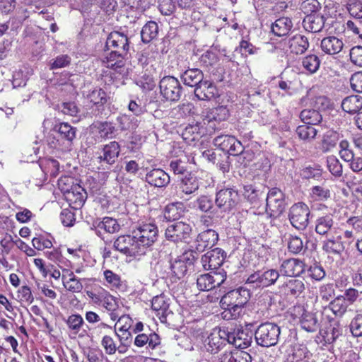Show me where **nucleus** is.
I'll return each mask as SVG.
<instances>
[{
  "label": "nucleus",
  "mask_w": 362,
  "mask_h": 362,
  "mask_svg": "<svg viewBox=\"0 0 362 362\" xmlns=\"http://www.w3.org/2000/svg\"><path fill=\"white\" fill-rule=\"evenodd\" d=\"M250 287L245 282L243 286L231 290L223 296L220 305L224 311L222 313L223 319L229 320L238 317L244 305L250 298Z\"/></svg>",
  "instance_id": "nucleus-1"
},
{
  "label": "nucleus",
  "mask_w": 362,
  "mask_h": 362,
  "mask_svg": "<svg viewBox=\"0 0 362 362\" xmlns=\"http://www.w3.org/2000/svg\"><path fill=\"white\" fill-rule=\"evenodd\" d=\"M280 334V327L276 324L264 322L258 326L254 335L257 345L270 347L278 343Z\"/></svg>",
  "instance_id": "nucleus-2"
},
{
  "label": "nucleus",
  "mask_w": 362,
  "mask_h": 362,
  "mask_svg": "<svg viewBox=\"0 0 362 362\" xmlns=\"http://www.w3.org/2000/svg\"><path fill=\"white\" fill-rule=\"evenodd\" d=\"M114 248L119 252L129 256L137 257L144 255V247H141L135 234L122 235L114 242Z\"/></svg>",
  "instance_id": "nucleus-3"
},
{
  "label": "nucleus",
  "mask_w": 362,
  "mask_h": 362,
  "mask_svg": "<svg viewBox=\"0 0 362 362\" xmlns=\"http://www.w3.org/2000/svg\"><path fill=\"white\" fill-rule=\"evenodd\" d=\"M279 276V271L274 269L257 271L247 277V285H249L251 289L268 287L274 285Z\"/></svg>",
  "instance_id": "nucleus-4"
},
{
  "label": "nucleus",
  "mask_w": 362,
  "mask_h": 362,
  "mask_svg": "<svg viewBox=\"0 0 362 362\" xmlns=\"http://www.w3.org/2000/svg\"><path fill=\"white\" fill-rule=\"evenodd\" d=\"M197 259L196 253L193 251H189L171 260L170 269L171 277L173 280L175 281L183 278L187 274V265H192Z\"/></svg>",
  "instance_id": "nucleus-5"
},
{
  "label": "nucleus",
  "mask_w": 362,
  "mask_h": 362,
  "mask_svg": "<svg viewBox=\"0 0 362 362\" xmlns=\"http://www.w3.org/2000/svg\"><path fill=\"white\" fill-rule=\"evenodd\" d=\"M226 272L223 269L211 271L201 274L197 279V286L199 291H208L221 286L226 280Z\"/></svg>",
  "instance_id": "nucleus-6"
},
{
  "label": "nucleus",
  "mask_w": 362,
  "mask_h": 362,
  "mask_svg": "<svg viewBox=\"0 0 362 362\" xmlns=\"http://www.w3.org/2000/svg\"><path fill=\"white\" fill-rule=\"evenodd\" d=\"M310 209L303 202L294 204L289 209L288 219L291 224L298 230H304L308 225Z\"/></svg>",
  "instance_id": "nucleus-7"
},
{
  "label": "nucleus",
  "mask_w": 362,
  "mask_h": 362,
  "mask_svg": "<svg viewBox=\"0 0 362 362\" xmlns=\"http://www.w3.org/2000/svg\"><path fill=\"white\" fill-rule=\"evenodd\" d=\"M119 331L124 332V337H121L115 330V333L119 338L120 344L119 345L114 341L112 337L110 335L105 334L103 336L101 340V346L104 349L105 353L107 355H113L117 351L119 354H124L127 351V346L125 342L128 340L130 333L128 332V328L125 326H122Z\"/></svg>",
  "instance_id": "nucleus-8"
},
{
  "label": "nucleus",
  "mask_w": 362,
  "mask_h": 362,
  "mask_svg": "<svg viewBox=\"0 0 362 362\" xmlns=\"http://www.w3.org/2000/svg\"><path fill=\"white\" fill-rule=\"evenodd\" d=\"M161 95L166 100L178 101L182 95V88L180 81L175 77L168 76L163 77L159 83Z\"/></svg>",
  "instance_id": "nucleus-9"
},
{
  "label": "nucleus",
  "mask_w": 362,
  "mask_h": 362,
  "mask_svg": "<svg viewBox=\"0 0 362 362\" xmlns=\"http://www.w3.org/2000/svg\"><path fill=\"white\" fill-rule=\"evenodd\" d=\"M199 187L197 177L192 173H187L179 180L173 196L180 199L188 200L191 194L197 192Z\"/></svg>",
  "instance_id": "nucleus-10"
},
{
  "label": "nucleus",
  "mask_w": 362,
  "mask_h": 362,
  "mask_svg": "<svg viewBox=\"0 0 362 362\" xmlns=\"http://www.w3.org/2000/svg\"><path fill=\"white\" fill-rule=\"evenodd\" d=\"M230 116L228 109L223 105L211 108L206 112L203 118L204 124L214 131L220 130L223 124L221 122L227 120Z\"/></svg>",
  "instance_id": "nucleus-11"
},
{
  "label": "nucleus",
  "mask_w": 362,
  "mask_h": 362,
  "mask_svg": "<svg viewBox=\"0 0 362 362\" xmlns=\"http://www.w3.org/2000/svg\"><path fill=\"white\" fill-rule=\"evenodd\" d=\"M191 226L183 221L170 223L165 231V238L173 243L186 242L192 233Z\"/></svg>",
  "instance_id": "nucleus-12"
},
{
  "label": "nucleus",
  "mask_w": 362,
  "mask_h": 362,
  "mask_svg": "<svg viewBox=\"0 0 362 362\" xmlns=\"http://www.w3.org/2000/svg\"><path fill=\"white\" fill-rule=\"evenodd\" d=\"M141 247H144V253L146 248L151 246L158 238V230L154 223H148L139 226L136 230H133Z\"/></svg>",
  "instance_id": "nucleus-13"
},
{
  "label": "nucleus",
  "mask_w": 362,
  "mask_h": 362,
  "mask_svg": "<svg viewBox=\"0 0 362 362\" xmlns=\"http://www.w3.org/2000/svg\"><path fill=\"white\" fill-rule=\"evenodd\" d=\"M283 192L278 188L271 189L267 197L266 211L270 216L278 217L285 209Z\"/></svg>",
  "instance_id": "nucleus-14"
},
{
  "label": "nucleus",
  "mask_w": 362,
  "mask_h": 362,
  "mask_svg": "<svg viewBox=\"0 0 362 362\" xmlns=\"http://www.w3.org/2000/svg\"><path fill=\"white\" fill-rule=\"evenodd\" d=\"M237 191L232 188L220 189L216 194L215 204L223 211H230L238 203Z\"/></svg>",
  "instance_id": "nucleus-15"
},
{
  "label": "nucleus",
  "mask_w": 362,
  "mask_h": 362,
  "mask_svg": "<svg viewBox=\"0 0 362 362\" xmlns=\"http://www.w3.org/2000/svg\"><path fill=\"white\" fill-rule=\"evenodd\" d=\"M226 257V252L222 249L216 247L202 255L201 262L206 270L218 271Z\"/></svg>",
  "instance_id": "nucleus-16"
},
{
  "label": "nucleus",
  "mask_w": 362,
  "mask_h": 362,
  "mask_svg": "<svg viewBox=\"0 0 362 362\" xmlns=\"http://www.w3.org/2000/svg\"><path fill=\"white\" fill-rule=\"evenodd\" d=\"M105 47L107 49H113V51L119 52L127 55L129 49V42L127 36L118 31L111 32L107 40Z\"/></svg>",
  "instance_id": "nucleus-17"
},
{
  "label": "nucleus",
  "mask_w": 362,
  "mask_h": 362,
  "mask_svg": "<svg viewBox=\"0 0 362 362\" xmlns=\"http://www.w3.org/2000/svg\"><path fill=\"white\" fill-rule=\"evenodd\" d=\"M226 340L229 344H233L235 348L244 349L249 347L252 342V333L247 330L238 329L233 332L226 333Z\"/></svg>",
  "instance_id": "nucleus-18"
},
{
  "label": "nucleus",
  "mask_w": 362,
  "mask_h": 362,
  "mask_svg": "<svg viewBox=\"0 0 362 362\" xmlns=\"http://www.w3.org/2000/svg\"><path fill=\"white\" fill-rule=\"evenodd\" d=\"M335 225L332 216L327 214L316 219L315 230L318 235L328 238L336 232Z\"/></svg>",
  "instance_id": "nucleus-19"
},
{
  "label": "nucleus",
  "mask_w": 362,
  "mask_h": 362,
  "mask_svg": "<svg viewBox=\"0 0 362 362\" xmlns=\"http://www.w3.org/2000/svg\"><path fill=\"white\" fill-rule=\"evenodd\" d=\"M305 270V264L298 259L291 258L283 261L280 266V272L286 276H296Z\"/></svg>",
  "instance_id": "nucleus-20"
},
{
  "label": "nucleus",
  "mask_w": 362,
  "mask_h": 362,
  "mask_svg": "<svg viewBox=\"0 0 362 362\" xmlns=\"http://www.w3.org/2000/svg\"><path fill=\"white\" fill-rule=\"evenodd\" d=\"M344 46L343 39L334 35L324 37L320 42L321 50L328 55L339 54L343 49Z\"/></svg>",
  "instance_id": "nucleus-21"
},
{
  "label": "nucleus",
  "mask_w": 362,
  "mask_h": 362,
  "mask_svg": "<svg viewBox=\"0 0 362 362\" xmlns=\"http://www.w3.org/2000/svg\"><path fill=\"white\" fill-rule=\"evenodd\" d=\"M218 95L216 86L209 81L202 80L194 88V95L200 100H210Z\"/></svg>",
  "instance_id": "nucleus-22"
},
{
  "label": "nucleus",
  "mask_w": 362,
  "mask_h": 362,
  "mask_svg": "<svg viewBox=\"0 0 362 362\" xmlns=\"http://www.w3.org/2000/svg\"><path fill=\"white\" fill-rule=\"evenodd\" d=\"M127 54L112 50L104 59L103 63L107 68L113 69L117 73L122 74L124 71L125 57Z\"/></svg>",
  "instance_id": "nucleus-23"
},
{
  "label": "nucleus",
  "mask_w": 362,
  "mask_h": 362,
  "mask_svg": "<svg viewBox=\"0 0 362 362\" xmlns=\"http://www.w3.org/2000/svg\"><path fill=\"white\" fill-rule=\"evenodd\" d=\"M218 240V235L215 230H206L198 235L196 239V250L198 252H203L205 249L213 247Z\"/></svg>",
  "instance_id": "nucleus-24"
},
{
  "label": "nucleus",
  "mask_w": 362,
  "mask_h": 362,
  "mask_svg": "<svg viewBox=\"0 0 362 362\" xmlns=\"http://www.w3.org/2000/svg\"><path fill=\"white\" fill-rule=\"evenodd\" d=\"M120 152V145L114 141L104 145L102 148V153L98 156L100 162H105L109 165L114 164Z\"/></svg>",
  "instance_id": "nucleus-25"
},
{
  "label": "nucleus",
  "mask_w": 362,
  "mask_h": 362,
  "mask_svg": "<svg viewBox=\"0 0 362 362\" xmlns=\"http://www.w3.org/2000/svg\"><path fill=\"white\" fill-rule=\"evenodd\" d=\"M146 181L151 186L163 187L170 182V175L160 168H154L146 175Z\"/></svg>",
  "instance_id": "nucleus-26"
},
{
  "label": "nucleus",
  "mask_w": 362,
  "mask_h": 362,
  "mask_svg": "<svg viewBox=\"0 0 362 362\" xmlns=\"http://www.w3.org/2000/svg\"><path fill=\"white\" fill-rule=\"evenodd\" d=\"M65 199L74 209H79L87 198L86 191L79 185H76L73 190L64 195Z\"/></svg>",
  "instance_id": "nucleus-27"
},
{
  "label": "nucleus",
  "mask_w": 362,
  "mask_h": 362,
  "mask_svg": "<svg viewBox=\"0 0 362 362\" xmlns=\"http://www.w3.org/2000/svg\"><path fill=\"white\" fill-rule=\"evenodd\" d=\"M146 344H148L150 349H155L160 344V338L156 332L151 330L148 334H139L134 339V345L143 347Z\"/></svg>",
  "instance_id": "nucleus-28"
},
{
  "label": "nucleus",
  "mask_w": 362,
  "mask_h": 362,
  "mask_svg": "<svg viewBox=\"0 0 362 362\" xmlns=\"http://www.w3.org/2000/svg\"><path fill=\"white\" fill-rule=\"evenodd\" d=\"M325 24V18L322 15H308L303 21V28L310 33L322 31Z\"/></svg>",
  "instance_id": "nucleus-29"
},
{
  "label": "nucleus",
  "mask_w": 362,
  "mask_h": 362,
  "mask_svg": "<svg viewBox=\"0 0 362 362\" xmlns=\"http://www.w3.org/2000/svg\"><path fill=\"white\" fill-rule=\"evenodd\" d=\"M288 46L291 52L302 54L308 49L309 42L305 36L297 34L289 39Z\"/></svg>",
  "instance_id": "nucleus-30"
},
{
  "label": "nucleus",
  "mask_w": 362,
  "mask_h": 362,
  "mask_svg": "<svg viewBox=\"0 0 362 362\" xmlns=\"http://www.w3.org/2000/svg\"><path fill=\"white\" fill-rule=\"evenodd\" d=\"M185 206L183 203L176 202L168 204L164 209V217L169 221H175L184 216Z\"/></svg>",
  "instance_id": "nucleus-31"
},
{
  "label": "nucleus",
  "mask_w": 362,
  "mask_h": 362,
  "mask_svg": "<svg viewBox=\"0 0 362 362\" xmlns=\"http://www.w3.org/2000/svg\"><path fill=\"white\" fill-rule=\"evenodd\" d=\"M204 78L202 71L199 69H189L181 75V79L184 84L195 88Z\"/></svg>",
  "instance_id": "nucleus-32"
},
{
  "label": "nucleus",
  "mask_w": 362,
  "mask_h": 362,
  "mask_svg": "<svg viewBox=\"0 0 362 362\" xmlns=\"http://www.w3.org/2000/svg\"><path fill=\"white\" fill-rule=\"evenodd\" d=\"M225 337L226 338V335H224L221 330L211 333L208 337L205 345L207 351L211 354L216 353L223 345Z\"/></svg>",
  "instance_id": "nucleus-33"
},
{
  "label": "nucleus",
  "mask_w": 362,
  "mask_h": 362,
  "mask_svg": "<svg viewBox=\"0 0 362 362\" xmlns=\"http://www.w3.org/2000/svg\"><path fill=\"white\" fill-rule=\"evenodd\" d=\"M293 28V23L289 18H279L272 24V32L278 37L286 36Z\"/></svg>",
  "instance_id": "nucleus-34"
},
{
  "label": "nucleus",
  "mask_w": 362,
  "mask_h": 362,
  "mask_svg": "<svg viewBox=\"0 0 362 362\" xmlns=\"http://www.w3.org/2000/svg\"><path fill=\"white\" fill-rule=\"evenodd\" d=\"M329 236L330 238L323 241L322 250L329 254H341L344 251V247L340 236H334L333 235Z\"/></svg>",
  "instance_id": "nucleus-35"
},
{
  "label": "nucleus",
  "mask_w": 362,
  "mask_h": 362,
  "mask_svg": "<svg viewBox=\"0 0 362 362\" xmlns=\"http://www.w3.org/2000/svg\"><path fill=\"white\" fill-rule=\"evenodd\" d=\"M311 354L303 344H296L293 346L291 353L287 357L288 362L308 361Z\"/></svg>",
  "instance_id": "nucleus-36"
},
{
  "label": "nucleus",
  "mask_w": 362,
  "mask_h": 362,
  "mask_svg": "<svg viewBox=\"0 0 362 362\" xmlns=\"http://www.w3.org/2000/svg\"><path fill=\"white\" fill-rule=\"evenodd\" d=\"M54 130L57 132L62 139L66 140L71 145L76 136V128L67 122H61L56 124Z\"/></svg>",
  "instance_id": "nucleus-37"
},
{
  "label": "nucleus",
  "mask_w": 362,
  "mask_h": 362,
  "mask_svg": "<svg viewBox=\"0 0 362 362\" xmlns=\"http://www.w3.org/2000/svg\"><path fill=\"white\" fill-rule=\"evenodd\" d=\"M340 135L335 131H328L322 137L320 150L322 153H328L334 148L339 141Z\"/></svg>",
  "instance_id": "nucleus-38"
},
{
  "label": "nucleus",
  "mask_w": 362,
  "mask_h": 362,
  "mask_svg": "<svg viewBox=\"0 0 362 362\" xmlns=\"http://www.w3.org/2000/svg\"><path fill=\"white\" fill-rule=\"evenodd\" d=\"M302 329L308 332H315L319 328V323L316 315L313 313L304 311L300 319Z\"/></svg>",
  "instance_id": "nucleus-39"
},
{
  "label": "nucleus",
  "mask_w": 362,
  "mask_h": 362,
  "mask_svg": "<svg viewBox=\"0 0 362 362\" xmlns=\"http://www.w3.org/2000/svg\"><path fill=\"white\" fill-rule=\"evenodd\" d=\"M282 288L287 296L297 297L304 291L305 284L300 279H292L284 284Z\"/></svg>",
  "instance_id": "nucleus-40"
},
{
  "label": "nucleus",
  "mask_w": 362,
  "mask_h": 362,
  "mask_svg": "<svg viewBox=\"0 0 362 362\" xmlns=\"http://www.w3.org/2000/svg\"><path fill=\"white\" fill-rule=\"evenodd\" d=\"M344 111L354 114L362 108V97L359 95H350L346 97L341 103Z\"/></svg>",
  "instance_id": "nucleus-41"
},
{
  "label": "nucleus",
  "mask_w": 362,
  "mask_h": 362,
  "mask_svg": "<svg viewBox=\"0 0 362 362\" xmlns=\"http://www.w3.org/2000/svg\"><path fill=\"white\" fill-rule=\"evenodd\" d=\"M299 117L303 123L311 126L317 125L322 120L321 113L314 107L312 109L303 110Z\"/></svg>",
  "instance_id": "nucleus-42"
},
{
  "label": "nucleus",
  "mask_w": 362,
  "mask_h": 362,
  "mask_svg": "<svg viewBox=\"0 0 362 362\" xmlns=\"http://www.w3.org/2000/svg\"><path fill=\"white\" fill-rule=\"evenodd\" d=\"M331 197V190L325 183L320 185H315L310 190V197L313 201L325 202Z\"/></svg>",
  "instance_id": "nucleus-43"
},
{
  "label": "nucleus",
  "mask_w": 362,
  "mask_h": 362,
  "mask_svg": "<svg viewBox=\"0 0 362 362\" xmlns=\"http://www.w3.org/2000/svg\"><path fill=\"white\" fill-rule=\"evenodd\" d=\"M158 34V25L155 21L147 22L141 31V40L148 43L156 39Z\"/></svg>",
  "instance_id": "nucleus-44"
},
{
  "label": "nucleus",
  "mask_w": 362,
  "mask_h": 362,
  "mask_svg": "<svg viewBox=\"0 0 362 362\" xmlns=\"http://www.w3.org/2000/svg\"><path fill=\"white\" fill-rule=\"evenodd\" d=\"M116 121L122 131L135 129L140 123V120L136 117L126 114L118 116Z\"/></svg>",
  "instance_id": "nucleus-45"
},
{
  "label": "nucleus",
  "mask_w": 362,
  "mask_h": 362,
  "mask_svg": "<svg viewBox=\"0 0 362 362\" xmlns=\"http://www.w3.org/2000/svg\"><path fill=\"white\" fill-rule=\"evenodd\" d=\"M328 308L336 316L341 317L346 312L348 304L345 297L339 296L329 303Z\"/></svg>",
  "instance_id": "nucleus-46"
},
{
  "label": "nucleus",
  "mask_w": 362,
  "mask_h": 362,
  "mask_svg": "<svg viewBox=\"0 0 362 362\" xmlns=\"http://www.w3.org/2000/svg\"><path fill=\"white\" fill-rule=\"evenodd\" d=\"M96 228L100 231L104 230L107 233H117L120 230V225L117 221L111 217H104L96 225Z\"/></svg>",
  "instance_id": "nucleus-47"
},
{
  "label": "nucleus",
  "mask_w": 362,
  "mask_h": 362,
  "mask_svg": "<svg viewBox=\"0 0 362 362\" xmlns=\"http://www.w3.org/2000/svg\"><path fill=\"white\" fill-rule=\"evenodd\" d=\"M188 159L187 158H180L173 159L169 164L170 170L175 175H185L188 173Z\"/></svg>",
  "instance_id": "nucleus-48"
},
{
  "label": "nucleus",
  "mask_w": 362,
  "mask_h": 362,
  "mask_svg": "<svg viewBox=\"0 0 362 362\" xmlns=\"http://www.w3.org/2000/svg\"><path fill=\"white\" fill-rule=\"evenodd\" d=\"M86 98L90 103L100 106L107 101L106 93L102 88H94L87 94Z\"/></svg>",
  "instance_id": "nucleus-49"
},
{
  "label": "nucleus",
  "mask_w": 362,
  "mask_h": 362,
  "mask_svg": "<svg viewBox=\"0 0 362 362\" xmlns=\"http://www.w3.org/2000/svg\"><path fill=\"white\" fill-rule=\"evenodd\" d=\"M302 65L309 73L314 74L320 68V60L315 54H308L303 59Z\"/></svg>",
  "instance_id": "nucleus-50"
},
{
  "label": "nucleus",
  "mask_w": 362,
  "mask_h": 362,
  "mask_svg": "<svg viewBox=\"0 0 362 362\" xmlns=\"http://www.w3.org/2000/svg\"><path fill=\"white\" fill-rule=\"evenodd\" d=\"M296 132L300 139L307 141L315 139L317 133V130L313 126L306 124L298 126Z\"/></svg>",
  "instance_id": "nucleus-51"
},
{
  "label": "nucleus",
  "mask_w": 362,
  "mask_h": 362,
  "mask_svg": "<svg viewBox=\"0 0 362 362\" xmlns=\"http://www.w3.org/2000/svg\"><path fill=\"white\" fill-rule=\"evenodd\" d=\"M66 324L72 334H77L84 324V320L81 315L73 314L68 317Z\"/></svg>",
  "instance_id": "nucleus-52"
},
{
  "label": "nucleus",
  "mask_w": 362,
  "mask_h": 362,
  "mask_svg": "<svg viewBox=\"0 0 362 362\" xmlns=\"http://www.w3.org/2000/svg\"><path fill=\"white\" fill-rule=\"evenodd\" d=\"M327 166L334 177H339L342 175V165L335 156H329L327 158Z\"/></svg>",
  "instance_id": "nucleus-53"
},
{
  "label": "nucleus",
  "mask_w": 362,
  "mask_h": 362,
  "mask_svg": "<svg viewBox=\"0 0 362 362\" xmlns=\"http://www.w3.org/2000/svg\"><path fill=\"white\" fill-rule=\"evenodd\" d=\"M64 286L66 288V289L73 293H78L81 292L83 289V285L81 281L76 279V276L73 272H71L69 274V279L67 281H64L65 276H62Z\"/></svg>",
  "instance_id": "nucleus-54"
},
{
  "label": "nucleus",
  "mask_w": 362,
  "mask_h": 362,
  "mask_svg": "<svg viewBox=\"0 0 362 362\" xmlns=\"http://www.w3.org/2000/svg\"><path fill=\"white\" fill-rule=\"evenodd\" d=\"M235 137L229 135H219L214 139L213 143L215 146L219 148L223 151H227L231 148V144Z\"/></svg>",
  "instance_id": "nucleus-55"
},
{
  "label": "nucleus",
  "mask_w": 362,
  "mask_h": 362,
  "mask_svg": "<svg viewBox=\"0 0 362 362\" xmlns=\"http://www.w3.org/2000/svg\"><path fill=\"white\" fill-rule=\"evenodd\" d=\"M300 175L304 179L319 180L322 176V169L320 166H308L302 170Z\"/></svg>",
  "instance_id": "nucleus-56"
},
{
  "label": "nucleus",
  "mask_w": 362,
  "mask_h": 362,
  "mask_svg": "<svg viewBox=\"0 0 362 362\" xmlns=\"http://www.w3.org/2000/svg\"><path fill=\"white\" fill-rule=\"evenodd\" d=\"M59 189L63 192L64 195L73 190L76 184H74V178L71 176H62L58 180Z\"/></svg>",
  "instance_id": "nucleus-57"
},
{
  "label": "nucleus",
  "mask_w": 362,
  "mask_h": 362,
  "mask_svg": "<svg viewBox=\"0 0 362 362\" xmlns=\"http://www.w3.org/2000/svg\"><path fill=\"white\" fill-rule=\"evenodd\" d=\"M97 129L100 136L104 139L112 138V134L115 132V126L108 122L98 124Z\"/></svg>",
  "instance_id": "nucleus-58"
},
{
  "label": "nucleus",
  "mask_w": 362,
  "mask_h": 362,
  "mask_svg": "<svg viewBox=\"0 0 362 362\" xmlns=\"http://www.w3.org/2000/svg\"><path fill=\"white\" fill-rule=\"evenodd\" d=\"M173 112L179 118H184L194 113V106L192 103H182L174 108Z\"/></svg>",
  "instance_id": "nucleus-59"
},
{
  "label": "nucleus",
  "mask_w": 362,
  "mask_h": 362,
  "mask_svg": "<svg viewBox=\"0 0 362 362\" xmlns=\"http://www.w3.org/2000/svg\"><path fill=\"white\" fill-rule=\"evenodd\" d=\"M321 8V4L317 0H305L300 4L301 11L308 15H312Z\"/></svg>",
  "instance_id": "nucleus-60"
},
{
  "label": "nucleus",
  "mask_w": 362,
  "mask_h": 362,
  "mask_svg": "<svg viewBox=\"0 0 362 362\" xmlns=\"http://www.w3.org/2000/svg\"><path fill=\"white\" fill-rule=\"evenodd\" d=\"M342 334L341 327L338 322H334L333 325L325 332L324 336L325 341L330 344L334 342Z\"/></svg>",
  "instance_id": "nucleus-61"
},
{
  "label": "nucleus",
  "mask_w": 362,
  "mask_h": 362,
  "mask_svg": "<svg viewBox=\"0 0 362 362\" xmlns=\"http://www.w3.org/2000/svg\"><path fill=\"white\" fill-rule=\"evenodd\" d=\"M308 276L315 281L323 279L326 275L324 268L317 264L311 265L308 269Z\"/></svg>",
  "instance_id": "nucleus-62"
},
{
  "label": "nucleus",
  "mask_w": 362,
  "mask_h": 362,
  "mask_svg": "<svg viewBox=\"0 0 362 362\" xmlns=\"http://www.w3.org/2000/svg\"><path fill=\"white\" fill-rule=\"evenodd\" d=\"M347 9L351 16L356 19L362 18V3L359 1H352L347 5Z\"/></svg>",
  "instance_id": "nucleus-63"
},
{
  "label": "nucleus",
  "mask_w": 362,
  "mask_h": 362,
  "mask_svg": "<svg viewBox=\"0 0 362 362\" xmlns=\"http://www.w3.org/2000/svg\"><path fill=\"white\" fill-rule=\"evenodd\" d=\"M351 62L356 66L362 67V46H354L349 52Z\"/></svg>",
  "instance_id": "nucleus-64"
}]
</instances>
